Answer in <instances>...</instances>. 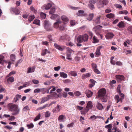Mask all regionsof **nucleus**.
<instances>
[{
  "mask_svg": "<svg viewBox=\"0 0 132 132\" xmlns=\"http://www.w3.org/2000/svg\"><path fill=\"white\" fill-rule=\"evenodd\" d=\"M9 110L10 111L13 112L12 114L13 115H17L19 113L20 111V109L18 108V106L15 104H10Z\"/></svg>",
  "mask_w": 132,
  "mask_h": 132,
  "instance_id": "1",
  "label": "nucleus"
},
{
  "mask_svg": "<svg viewBox=\"0 0 132 132\" xmlns=\"http://www.w3.org/2000/svg\"><path fill=\"white\" fill-rule=\"evenodd\" d=\"M101 28V26L99 25L95 27L93 29L94 31H95L97 36H100L101 39H102L103 37V35L101 34L100 30Z\"/></svg>",
  "mask_w": 132,
  "mask_h": 132,
  "instance_id": "2",
  "label": "nucleus"
},
{
  "mask_svg": "<svg viewBox=\"0 0 132 132\" xmlns=\"http://www.w3.org/2000/svg\"><path fill=\"white\" fill-rule=\"evenodd\" d=\"M106 93V90L104 88L100 89L98 91V95L100 97H103L105 96Z\"/></svg>",
  "mask_w": 132,
  "mask_h": 132,
  "instance_id": "3",
  "label": "nucleus"
},
{
  "mask_svg": "<svg viewBox=\"0 0 132 132\" xmlns=\"http://www.w3.org/2000/svg\"><path fill=\"white\" fill-rule=\"evenodd\" d=\"M10 58L11 60L12 61V62L11 63V62H8V65L7 67L8 68L10 69L11 68V65L12 63L13 62L15 61V55L14 54H12L10 56Z\"/></svg>",
  "mask_w": 132,
  "mask_h": 132,
  "instance_id": "4",
  "label": "nucleus"
},
{
  "mask_svg": "<svg viewBox=\"0 0 132 132\" xmlns=\"http://www.w3.org/2000/svg\"><path fill=\"white\" fill-rule=\"evenodd\" d=\"M62 22L60 19H57L56 20V21L53 24V27L56 29L59 28L60 27V24H61Z\"/></svg>",
  "mask_w": 132,
  "mask_h": 132,
  "instance_id": "5",
  "label": "nucleus"
},
{
  "mask_svg": "<svg viewBox=\"0 0 132 132\" xmlns=\"http://www.w3.org/2000/svg\"><path fill=\"white\" fill-rule=\"evenodd\" d=\"M121 88V85H119L117 88V92H118L121 95V102H122V99H123L124 97V95L123 94L121 93V91L120 90Z\"/></svg>",
  "mask_w": 132,
  "mask_h": 132,
  "instance_id": "6",
  "label": "nucleus"
},
{
  "mask_svg": "<svg viewBox=\"0 0 132 132\" xmlns=\"http://www.w3.org/2000/svg\"><path fill=\"white\" fill-rule=\"evenodd\" d=\"M52 6L51 4L50 3L45 4L43 6L41 7V9L43 10H48L50 9Z\"/></svg>",
  "mask_w": 132,
  "mask_h": 132,
  "instance_id": "7",
  "label": "nucleus"
},
{
  "mask_svg": "<svg viewBox=\"0 0 132 132\" xmlns=\"http://www.w3.org/2000/svg\"><path fill=\"white\" fill-rule=\"evenodd\" d=\"M61 18L64 24H66L68 23L69 21V19L66 16L63 15L61 17Z\"/></svg>",
  "mask_w": 132,
  "mask_h": 132,
  "instance_id": "8",
  "label": "nucleus"
},
{
  "mask_svg": "<svg viewBox=\"0 0 132 132\" xmlns=\"http://www.w3.org/2000/svg\"><path fill=\"white\" fill-rule=\"evenodd\" d=\"M60 40H63L64 42H65L66 40H69V36L66 35H64L61 36L60 38Z\"/></svg>",
  "mask_w": 132,
  "mask_h": 132,
  "instance_id": "9",
  "label": "nucleus"
},
{
  "mask_svg": "<svg viewBox=\"0 0 132 132\" xmlns=\"http://www.w3.org/2000/svg\"><path fill=\"white\" fill-rule=\"evenodd\" d=\"M66 118L65 116L61 115L58 118V120L60 122H64Z\"/></svg>",
  "mask_w": 132,
  "mask_h": 132,
  "instance_id": "10",
  "label": "nucleus"
},
{
  "mask_svg": "<svg viewBox=\"0 0 132 132\" xmlns=\"http://www.w3.org/2000/svg\"><path fill=\"white\" fill-rule=\"evenodd\" d=\"M116 78L118 82H120L123 80L124 77L122 75H118L116 76Z\"/></svg>",
  "mask_w": 132,
  "mask_h": 132,
  "instance_id": "11",
  "label": "nucleus"
},
{
  "mask_svg": "<svg viewBox=\"0 0 132 132\" xmlns=\"http://www.w3.org/2000/svg\"><path fill=\"white\" fill-rule=\"evenodd\" d=\"M61 106L59 104H57V106L55 107L53 110V112L54 113L59 112L61 109Z\"/></svg>",
  "mask_w": 132,
  "mask_h": 132,
  "instance_id": "12",
  "label": "nucleus"
},
{
  "mask_svg": "<svg viewBox=\"0 0 132 132\" xmlns=\"http://www.w3.org/2000/svg\"><path fill=\"white\" fill-rule=\"evenodd\" d=\"M114 36V35L113 33L111 32H109L107 33L105 35V37L106 39H111Z\"/></svg>",
  "mask_w": 132,
  "mask_h": 132,
  "instance_id": "13",
  "label": "nucleus"
},
{
  "mask_svg": "<svg viewBox=\"0 0 132 132\" xmlns=\"http://www.w3.org/2000/svg\"><path fill=\"white\" fill-rule=\"evenodd\" d=\"M85 94L87 97L89 98L92 96L93 94V92L89 90H87L85 91Z\"/></svg>",
  "mask_w": 132,
  "mask_h": 132,
  "instance_id": "14",
  "label": "nucleus"
},
{
  "mask_svg": "<svg viewBox=\"0 0 132 132\" xmlns=\"http://www.w3.org/2000/svg\"><path fill=\"white\" fill-rule=\"evenodd\" d=\"M97 2V6L98 8H100L103 7L104 6V3L102 0H98Z\"/></svg>",
  "mask_w": 132,
  "mask_h": 132,
  "instance_id": "15",
  "label": "nucleus"
},
{
  "mask_svg": "<svg viewBox=\"0 0 132 132\" xmlns=\"http://www.w3.org/2000/svg\"><path fill=\"white\" fill-rule=\"evenodd\" d=\"M54 46L56 48L60 51H62L64 48V47L63 46H61L56 44H54Z\"/></svg>",
  "mask_w": 132,
  "mask_h": 132,
  "instance_id": "16",
  "label": "nucleus"
},
{
  "mask_svg": "<svg viewBox=\"0 0 132 132\" xmlns=\"http://www.w3.org/2000/svg\"><path fill=\"white\" fill-rule=\"evenodd\" d=\"M45 88H37L35 89L34 90V93H39L41 92H43L45 90Z\"/></svg>",
  "mask_w": 132,
  "mask_h": 132,
  "instance_id": "17",
  "label": "nucleus"
},
{
  "mask_svg": "<svg viewBox=\"0 0 132 132\" xmlns=\"http://www.w3.org/2000/svg\"><path fill=\"white\" fill-rule=\"evenodd\" d=\"M50 98V95H48L46 97L42 98L41 101V103H43L48 101Z\"/></svg>",
  "mask_w": 132,
  "mask_h": 132,
  "instance_id": "18",
  "label": "nucleus"
},
{
  "mask_svg": "<svg viewBox=\"0 0 132 132\" xmlns=\"http://www.w3.org/2000/svg\"><path fill=\"white\" fill-rule=\"evenodd\" d=\"M103 47L102 46H101L98 47L96 51L95 52L96 54L97 55H100L101 53L100 50Z\"/></svg>",
  "mask_w": 132,
  "mask_h": 132,
  "instance_id": "19",
  "label": "nucleus"
},
{
  "mask_svg": "<svg viewBox=\"0 0 132 132\" xmlns=\"http://www.w3.org/2000/svg\"><path fill=\"white\" fill-rule=\"evenodd\" d=\"M88 35L86 34H84L82 36V40L84 42H86L88 40Z\"/></svg>",
  "mask_w": 132,
  "mask_h": 132,
  "instance_id": "20",
  "label": "nucleus"
},
{
  "mask_svg": "<svg viewBox=\"0 0 132 132\" xmlns=\"http://www.w3.org/2000/svg\"><path fill=\"white\" fill-rule=\"evenodd\" d=\"M89 110V109L84 108L81 111V113L82 115H85Z\"/></svg>",
  "mask_w": 132,
  "mask_h": 132,
  "instance_id": "21",
  "label": "nucleus"
},
{
  "mask_svg": "<svg viewBox=\"0 0 132 132\" xmlns=\"http://www.w3.org/2000/svg\"><path fill=\"white\" fill-rule=\"evenodd\" d=\"M100 16H98L96 19L94 20V22L96 24H99L100 22Z\"/></svg>",
  "mask_w": 132,
  "mask_h": 132,
  "instance_id": "22",
  "label": "nucleus"
},
{
  "mask_svg": "<svg viewBox=\"0 0 132 132\" xmlns=\"http://www.w3.org/2000/svg\"><path fill=\"white\" fill-rule=\"evenodd\" d=\"M93 106L92 102L90 101H89L88 102L87 104V105L86 107L87 108L89 109H91Z\"/></svg>",
  "mask_w": 132,
  "mask_h": 132,
  "instance_id": "23",
  "label": "nucleus"
},
{
  "mask_svg": "<svg viewBox=\"0 0 132 132\" xmlns=\"http://www.w3.org/2000/svg\"><path fill=\"white\" fill-rule=\"evenodd\" d=\"M117 26H118L119 28H122L125 27V23L124 22L121 21V22H119L117 24Z\"/></svg>",
  "mask_w": 132,
  "mask_h": 132,
  "instance_id": "24",
  "label": "nucleus"
},
{
  "mask_svg": "<svg viewBox=\"0 0 132 132\" xmlns=\"http://www.w3.org/2000/svg\"><path fill=\"white\" fill-rule=\"evenodd\" d=\"M51 18L52 19L54 20L55 19L57 18L59 19V16L57 14H52V15L51 16Z\"/></svg>",
  "mask_w": 132,
  "mask_h": 132,
  "instance_id": "25",
  "label": "nucleus"
},
{
  "mask_svg": "<svg viewBox=\"0 0 132 132\" xmlns=\"http://www.w3.org/2000/svg\"><path fill=\"white\" fill-rule=\"evenodd\" d=\"M91 75L89 73H86L83 74L82 76V79H85L86 78L89 77Z\"/></svg>",
  "mask_w": 132,
  "mask_h": 132,
  "instance_id": "26",
  "label": "nucleus"
},
{
  "mask_svg": "<svg viewBox=\"0 0 132 132\" xmlns=\"http://www.w3.org/2000/svg\"><path fill=\"white\" fill-rule=\"evenodd\" d=\"M84 12L82 10H79L78 11V12L77 13V15L78 16H82L85 15V14L84 13Z\"/></svg>",
  "mask_w": 132,
  "mask_h": 132,
  "instance_id": "27",
  "label": "nucleus"
},
{
  "mask_svg": "<svg viewBox=\"0 0 132 132\" xmlns=\"http://www.w3.org/2000/svg\"><path fill=\"white\" fill-rule=\"evenodd\" d=\"M11 10L16 15L19 14L20 12V11L18 9L16 8H12L11 9Z\"/></svg>",
  "mask_w": 132,
  "mask_h": 132,
  "instance_id": "28",
  "label": "nucleus"
},
{
  "mask_svg": "<svg viewBox=\"0 0 132 132\" xmlns=\"http://www.w3.org/2000/svg\"><path fill=\"white\" fill-rule=\"evenodd\" d=\"M35 67L29 68L28 69L27 73H30L34 72L35 71Z\"/></svg>",
  "mask_w": 132,
  "mask_h": 132,
  "instance_id": "29",
  "label": "nucleus"
},
{
  "mask_svg": "<svg viewBox=\"0 0 132 132\" xmlns=\"http://www.w3.org/2000/svg\"><path fill=\"white\" fill-rule=\"evenodd\" d=\"M21 97V95L17 94L16 95L15 97L14 98V100L15 102H16L18 100L20 99Z\"/></svg>",
  "mask_w": 132,
  "mask_h": 132,
  "instance_id": "30",
  "label": "nucleus"
},
{
  "mask_svg": "<svg viewBox=\"0 0 132 132\" xmlns=\"http://www.w3.org/2000/svg\"><path fill=\"white\" fill-rule=\"evenodd\" d=\"M60 75L61 77L64 78H67V74L63 72H61L60 73Z\"/></svg>",
  "mask_w": 132,
  "mask_h": 132,
  "instance_id": "31",
  "label": "nucleus"
},
{
  "mask_svg": "<svg viewBox=\"0 0 132 132\" xmlns=\"http://www.w3.org/2000/svg\"><path fill=\"white\" fill-rule=\"evenodd\" d=\"M96 106L98 109L100 110H102L103 108V106L102 105L98 102L97 103Z\"/></svg>",
  "mask_w": 132,
  "mask_h": 132,
  "instance_id": "32",
  "label": "nucleus"
},
{
  "mask_svg": "<svg viewBox=\"0 0 132 132\" xmlns=\"http://www.w3.org/2000/svg\"><path fill=\"white\" fill-rule=\"evenodd\" d=\"M50 53V51H48L47 49H46L43 50L42 53V55L43 56L45 55L47 53Z\"/></svg>",
  "mask_w": 132,
  "mask_h": 132,
  "instance_id": "33",
  "label": "nucleus"
},
{
  "mask_svg": "<svg viewBox=\"0 0 132 132\" xmlns=\"http://www.w3.org/2000/svg\"><path fill=\"white\" fill-rule=\"evenodd\" d=\"M55 12V8L54 7H52L50 11L49 12L50 14H54Z\"/></svg>",
  "mask_w": 132,
  "mask_h": 132,
  "instance_id": "34",
  "label": "nucleus"
},
{
  "mask_svg": "<svg viewBox=\"0 0 132 132\" xmlns=\"http://www.w3.org/2000/svg\"><path fill=\"white\" fill-rule=\"evenodd\" d=\"M69 73L71 76L75 77L77 76V73L75 71H70L69 72Z\"/></svg>",
  "mask_w": 132,
  "mask_h": 132,
  "instance_id": "35",
  "label": "nucleus"
},
{
  "mask_svg": "<svg viewBox=\"0 0 132 132\" xmlns=\"http://www.w3.org/2000/svg\"><path fill=\"white\" fill-rule=\"evenodd\" d=\"M71 54L70 53H68L67 54L66 58L70 61H71L72 60V58H71Z\"/></svg>",
  "mask_w": 132,
  "mask_h": 132,
  "instance_id": "36",
  "label": "nucleus"
},
{
  "mask_svg": "<svg viewBox=\"0 0 132 132\" xmlns=\"http://www.w3.org/2000/svg\"><path fill=\"white\" fill-rule=\"evenodd\" d=\"M94 17V14H89L88 18L87 19L89 21H90L93 19Z\"/></svg>",
  "mask_w": 132,
  "mask_h": 132,
  "instance_id": "37",
  "label": "nucleus"
},
{
  "mask_svg": "<svg viewBox=\"0 0 132 132\" xmlns=\"http://www.w3.org/2000/svg\"><path fill=\"white\" fill-rule=\"evenodd\" d=\"M65 24L64 23L63 24L61 25L59 27V29L61 30H64L66 27V25H65Z\"/></svg>",
  "mask_w": 132,
  "mask_h": 132,
  "instance_id": "38",
  "label": "nucleus"
},
{
  "mask_svg": "<svg viewBox=\"0 0 132 132\" xmlns=\"http://www.w3.org/2000/svg\"><path fill=\"white\" fill-rule=\"evenodd\" d=\"M82 36L79 35L77 38V41L78 43H81L82 42Z\"/></svg>",
  "mask_w": 132,
  "mask_h": 132,
  "instance_id": "39",
  "label": "nucleus"
},
{
  "mask_svg": "<svg viewBox=\"0 0 132 132\" xmlns=\"http://www.w3.org/2000/svg\"><path fill=\"white\" fill-rule=\"evenodd\" d=\"M4 57L3 55H0V63L3 64L4 63Z\"/></svg>",
  "mask_w": 132,
  "mask_h": 132,
  "instance_id": "40",
  "label": "nucleus"
},
{
  "mask_svg": "<svg viewBox=\"0 0 132 132\" xmlns=\"http://www.w3.org/2000/svg\"><path fill=\"white\" fill-rule=\"evenodd\" d=\"M106 17L109 18H112L114 17V15L112 13H110L106 15Z\"/></svg>",
  "mask_w": 132,
  "mask_h": 132,
  "instance_id": "41",
  "label": "nucleus"
},
{
  "mask_svg": "<svg viewBox=\"0 0 132 132\" xmlns=\"http://www.w3.org/2000/svg\"><path fill=\"white\" fill-rule=\"evenodd\" d=\"M40 16L41 18L42 19H44L46 18V14L42 12H41L40 13Z\"/></svg>",
  "mask_w": 132,
  "mask_h": 132,
  "instance_id": "42",
  "label": "nucleus"
},
{
  "mask_svg": "<svg viewBox=\"0 0 132 132\" xmlns=\"http://www.w3.org/2000/svg\"><path fill=\"white\" fill-rule=\"evenodd\" d=\"M14 80V78L13 77H11L7 79V81H9L12 82H13Z\"/></svg>",
  "mask_w": 132,
  "mask_h": 132,
  "instance_id": "43",
  "label": "nucleus"
},
{
  "mask_svg": "<svg viewBox=\"0 0 132 132\" xmlns=\"http://www.w3.org/2000/svg\"><path fill=\"white\" fill-rule=\"evenodd\" d=\"M34 15H31L29 17L28 20L29 21H32L35 18Z\"/></svg>",
  "mask_w": 132,
  "mask_h": 132,
  "instance_id": "44",
  "label": "nucleus"
},
{
  "mask_svg": "<svg viewBox=\"0 0 132 132\" xmlns=\"http://www.w3.org/2000/svg\"><path fill=\"white\" fill-rule=\"evenodd\" d=\"M99 41L98 39L95 36L93 37V42L94 43H96L98 42Z\"/></svg>",
  "mask_w": 132,
  "mask_h": 132,
  "instance_id": "45",
  "label": "nucleus"
},
{
  "mask_svg": "<svg viewBox=\"0 0 132 132\" xmlns=\"http://www.w3.org/2000/svg\"><path fill=\"white\" fill-rule=\"evenodd\" d=\"M74 94L76 96H79L81 95L80 92L79 91H76L74 92Z\"/></svg>",
  "mask_w": 132,
  "mask_h": 132,
  "instance_id": "46",
  "label": "nucleus"
},
{
  "mask_svg": "<svg viewBox=\"0 0 132 132\" xmlns=\"http://www.w3.org/2000/svg\"><path fill=\"white\" fill-rule=\"evenodd\" d=\"M33 23L38 26H40V21L39 20H34Z\"/></svg>",
  "mask_w": 132,
  "mask_h": 132,
  "instance_id": "47",
  "label": "nucleus"
},
{
  "mask_svg": "<svg viewBox=\"0 0 132 132\" xmlns=\"http://www.w3.org/2000/svg\"><path fill=\"white\" fill-rule=\"evenodd\" d=\"M54 94L55 95L54 97L55 98L61 97L62 96V95L61 93H59L57 95V94L56 93H55Z\"/></svg>",
  "mask_w": 132,
  "mask_h": 132,
  "instance_id": "48",
  "label": "nucleus"
},
{
  "mask_svg": "<svg viewBox=\"0 0 132 132\" xmlns=\"http://www.w3.org/2000/svg\"><path fill=\"white\" fill-rule=\"evenodd\" d=\"M99 118V117L98 116H96L95 115H94L90 117V118L92 120H94L96 118Z\"/></svg>",
  "mask_w": 132,
  "mask_h": 132,
  "instance_id": "49",
  "label": "nucleus"
},
{
  "mask_svg": "<svg viewBox=\"0 0 132 132\" xmlns=\"http://www.w3.org/2000/svg\"><path fill=\"white\" fill-rule=\"evenodd\" d=\"M16 73V72L14 71H12L8 75H7V77H8L12 75H13L15 74Z\"/></svg>",
  "mask_w": 132,
  "mask_h": 132,
  "instance_id": "50",
  "label": "nucleus"
},
{
  "mask_svg": "<svg viewBox=\"0 0 132 132\" xmlns=\"http://www.w3.org/2000/svg\"><path fill=\"white\" fill-rule=\"evenodd\" d=\"M41 116L40 114H39L38 116H37L35 118L34 121H35L38 120L39 119Z\"/></svg>",
  "mask_w": 132,
  "mask_h": 132,
  "instance_id": "51",
  "label": "nucleus"
},
{
  "mask_svg": "<svg viewBox=\"0 0 132 132\" xmlns=\"http://www.w3.org/2000/svg\"><path fill=\"white\" fill-rule=\"evenodd\" d=\"M80 59V57L78 56L75 57V60L77 63H79Z\"/></svg>",
  "mask_w": 132,
  "mask_h": 132,
  "instance_id": "52",
  "label": "nucleus"
},
{
  "mask_svg": "<svg viewBox=\"0 0 132 132\" xmlns=\"http://www.w3.org/2000/svg\"><path fill=\"white\" fill-rule=\"evenodd\" d=\"M27 127L29 129L32 128L34 127V125L32 123H31L27 125Z\"/></svg>",
  "mask_w": 132,
  "mask_h": 132,
  "instance_id": "53",
  "label": "nucleus"
},
{
  "mask_svg": "<svg viewBox=\"0 0 132 132\" xmlns=\"http://www.w3.org/2000/svg\"><path fill=\"white\" fill-rule=\"evenodd\" d=\"M91 65L93 70H94V69H95L97 68V65L94 63H92Z\"/></svg>",
  "mask_w": 132,
  "mask_h": 132,
  "instance_id": "54",
  "label": "nucleus"
},
{
  "mask_svg": "<svg viewBox=\"0 0 132 132\" xmlns=\"http://www.w3.org/2000/svg\"><path fill=\"white\" fill-rule=\"evenodd\" d=\"M52 88L50 91V94L52 93L53 92L55 91L56 90V88L54 86H52Z\"/></svg>",
  "mask_w": 132,
  "mask_h": 132,
  "instance_id": "55",
  "label": "nucleus"
},
{
  "mask_svg": "<svg viewBox=\"0 0 132 132\" xmlns=\"http://www.w3.org/2000/svg\"><path fill=\"white\" fill-rule=\"evenodd\" d=\"M33 83L35 84H37L39 83V81L38 80L33 79L32 81Z\"/></svg>",
  "mask_w": 132,
  "mask_h": 132,
  "instance_id": "56",
  "label": "nucleus"
},
{
  "mask_svg": "<svg viewBox=\"0 0 132 132\" xmlns=\"http://www.w3.org/2000/svg\"><path fill=\"white\" fill-rule=\"evenodd\" d=\"M117 8L121 9L122 8V6L121 5L118 4H116L114 5Z\"/></svg>",
  "mask_w": 132,
  "mask_h": 132,
  "instance_id": "57",
  "label": "nucleus"
},
{
  "mask_svg": "<svg viewBox=\"0 0 132 132\" xmlns=\"http://www.w3.org/2000/svg\"><path fill=\"white\" fill-rule=\"evenodd\" d=\"M29 110V107L28 106H27L24 107L23 109V111H27Z\"/></svg>",
  "mask_w": 132,
  "mask_h": 132,
  "instance_id": "58",
  "label": "nucleus"
},
{
  "mask_svg": "<svg viewBox=\"0 0 132 132\" xmlns=\"http://www.w3.org/2000/svg\"><path fill=\"white\" fill-rule=\"evenodd\" d=\"M96 2V0H90L89 2L90 4H94Z\"/></svg>",
  "mask_w": 132,
  "mask_h": 132,
  "instance_id": "59",
  "label": "nucleus"
},
{
  "mask_svg": "<svg viewBox=\"0 0 132 132\" xmlns=\"http://www.w3.org/2000/svg\"><path fill=\"white\" fill-rule=\"evenodd\" d=\"M123 45L125 47L128 46L129 45V42L126 41L124 42L123 43Z\"/></svg>",
  "mask_w": 132,
  "mask_h": 132,
  "instance_id": "60",
  "label": "nucleus"
},
{
  "mask_svg": "<svg viewBox=\"0 0 132 132\" xmlns=\"http://www.w3.org/2000/svg\"><path fill=\"white\" fill-rule=\"evenodd\" d=\"M70 23L71 26H74L76 24L74 20H71L70 21Z\"/></svg>",
  "mask_w": 132,
  "mask_h": 132,
  "instance_id": "61",
  "label": "nucleus"
},
{
  "mask_svg": "<svg viewBox=\"0 0 132 132\" xmlns=\"http://www.w3.org/2000/svg\"><path fill=\"white\" fill-rule=\"evenodd\" d=\"M88 6L92 10H93L94 8V6L93 4H88Z\"/></svg>",
  "mask_w": 132,
  "mask_h": 132,
  "instance_id": "62",
  "label": "nucleus"
},
{
  "mask_svg": "<svg viewBox=\"0 0 132 132\" xmlns=\"http://www.w3.org/2000/svg\"><path fill=\"white\" fill-rule=\"evenodd\" d=\"M61 67L60 66H58L57 67H54V69L55 71H58L60 69Z\"/></svg>",
  "mask_w": 132,
  "mask_h": 132,
  "instance_id": "63",
  "label": "nucleus"
},
{
  "mask_svg": "<svg viewBox=\"0 0 132 132\" xmlns=\"http://www.w3.org/2000/svg\"><path fill=\"white\" fill-rule=\"evenodd\" d=\"M50 115V113L48 111H47L45 114V117H48Z\"/></svg>",
  "mask_w": 132,
  "mask_h": 132,
  "instance_id": "64",
  "label": "nucleus"
}]
</instances>
